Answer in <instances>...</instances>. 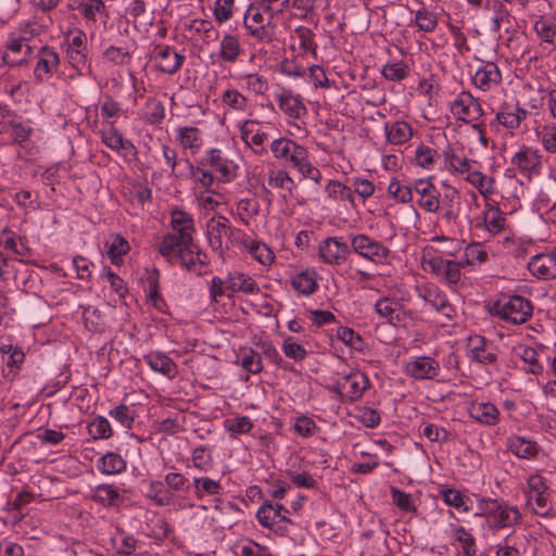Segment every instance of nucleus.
Here are the masks:
<instances>
[{
    "mask_svg": "<svg viewBox=\"0 0 556 556\" xmlns=\"http://www.w3.org/2000/svg\"><path fill=\"white\" fill-rule=\"evenodd\" d=\"M528 503L536 515L545 516L549 511L548 497L546 493H528Z\"/></svg>",
    "mask_w": 556,
    "mask_h": 556,
    "instance_id": "obj_61",
    "label": "nucleus"
},
{
    "mask_svg": "<svg viewBox=\"0 0 556 556\" xmlns=\"http://www.w3.org/2000/svg\"><path fill=\"white\" fill-rule=\"evenodd\" d=\"M501 72L494 63H486L483 67L479 68L472 77L473 84L482 89L488 90L493 85L501 81Z\"/></svg>",
    "mask_w": 556,
    "mask_h": 556,
    "instance_id": "obj_24",
    "label": "nucleus"
},
{
    "mask_svg": "<svg viewBox=\"0 0 556 556\" xmlns=\"http://www.w3.org/2000/svg\"><path fill=\"white\" fill-rule=\"evenodd\" d=\"M206 233L211 247L214 250H222L223 245L230 239L232 228L226 217L217 215L207 222Z\"/></svg>",
    "mask_w": 556,
    "mask_h": 556,
    "instance_id": "obj_8",
    "label": "nucleus"
},
{
    "mask_svg": "<svg viewBox=\"0 0 556 556\" xmlns=\"http://www.w3.org/2000/svg\"><path fill=\"white\" fill-rule=\"evenodd\" d=\"M59 54L49 47H42L38 52V62L34 71L37 81L42 83L58 68Z\"/></svg>",
    "mask_w": 556,
    "mask_h": 556,
    "instance_id": "obj_15",
    "label": "nucleus"
},
{
    "mask_svg": "<svg viewBox=\"0 0 556 556\" xmlns=\"http://www.w3.org/2000/svg\"><path fill=\"white\" fill-rule=\"evenodd\" d=\"M226 289H229L232 293L243 292L249 294H253L260 290L256 281L252 277L240 271L228 274Z\"/></svg>",
    "mask_w": 556,
    "mask_h": 556,
    "instance_id": "obj_22",
    "label": "nucleus"
},
{
    "mask_svg": "<svg viewBox=\"0 0 556 556\" xmlns=\"http://www.w3.org/2000/svg\"><path fill=\"white\" fill-rule=\"evenodd\" d=\"M184 60V55L168 46L159 47L154 55L155 68L166 74H175L181 67Z\"/></svg>",
    "mask_w": 556,
    "mask_h": 556,
    "instance_id": "obj_13",
    "label": "nucleus"
},
{
    "mask_svg": "<svg viewBox=\"0 0 556 556\" xmlns=\"http://www.w3.org/2000/svg\"><path fill=\"white\" fill-rule=\"evenodd\" d=\"M388 193L400 203H409L413 201V191L410 187L402 185L399 180L392 179L388 186Z\"/></svg>",
    "mask_w": 556,
    "mask_h": 556,
    "instance_id": "obj_51",
    "label": "nucleus"
},
{
    "mask_svg": "<svg viewBox=\"0 0 556 556\" xmlns=\"http://www.w3.org/2000/svg\"><path fill=\"white\" fill-rule=\"evenodd\" d=\"M409 72V67L404 62L386 64L382 68L384 78L391 81L403 80Z\"/></svg>",
    "mask_w": 556,
    "mask_h": 556,
    "instance_id": "obj_55",
    "label": "nucleus"
},
{
    "mask_svg": "<svg viewBox=\"0 0 556 556\" xmlns=\"http://www.w3.org/2000/svg\"><path fill=\"white\" fill-rule=\"evenodd\" d=\"M118 497V492L110 484L98 485L92 493V498L103 505H113Z\"/></svg>",
    "mask_w": 556,
    "mask_h": 556,
    "instance_id": "obj_52",
    "label": "nucleus"
},
{
    "mask_svg": "<svg viewBox=\"0 0 556 556\" xmlns=\"http://www.w3.org/2000/svg\"><path fill=\"white\" fill-rule=\"evenodd\" d=\"M192 465L200 470L207 471L212 467L210 452L203 446L194 448L192 453Z\"/></svg>",
    "mask_w": 556,
    "mask_h": 556,
    "instance_id": "obj_62",
    "label": "nucleus"
},
{
    "mask_svg": "<svg viewBox=\"0 0 556 556\" xmlns=\"http://www.w3.org/2000/svg\"><path fill=\"white\" fill-rule=\"evenodd\" d=\"M104 58L115 65H125L130 62L131 55L128 51L112 46L104 51Z\"/></svg>",
    "mask_w": 556,
    "mask_h": 556,
    "instance_id": "obj_64",
    "label": "nucleus"
},
{
    "mask_svg": "<svg viewBox=\"0 0 556 556\" xmlns=\"http://www.w3.org/2000/svg\"><path fill=\"white\" fill-rule=\"evenodd\" d=\"M191 244L190 242L182 243L181 236L176 233H168L163 237L161 242L159 243V252L169 261L177 260V257L184 252L185 249H188Z\"/></svg>",
    "mask_w": 556,
    "mask_h": 556,
    "instance_id": "obj_21",
    "label": "nucleus"
},
{
    "mask_svg": "<svg viewBox=\"0 0 556 556\" xmlns=\"http://www.w3.org/2000/svg\"><path fill=\"white\" fill-rule=\"evenodd\" d=\"M338 386L342 394L351 400H357L368 388V379L364 374L354 371L343 377Z\"/></svg>",
    "mask_w": 556,
    "mask_h": 556,
    "instance_id": "obj_18",
    "label": "nucleus"
},
{
    "mask_svg": "<svg viewBox=\"0 0 556 556\" xmlns=\"http://www.w3.org/2000/svg\"><path fill=\"white\" fill-rule=\"evenodd\" d=\"M285 507L280 504L273 505L271 503H264L257 510L256 517L260 523L266 528H271L278 521H289L282 515Z\"/></svg>",
    "mask_w": 556,
    "mask_h": 556,
    "instance_id": "obj_25",
    "label": "nucleus"
},
{
    "mask_svg": "<svg viewBox=\"0 0 556 556\" xmlns=\"http://www.w3.org/2000/svg\"><path fill=\"white\" fill-rule=\"evenodd\" d=\"M34 500V494L28 491L20 492L16 497L7 504V510L12 514V517L15 520H21L23 515L21 514V509L31 503Z\"/></svg>",
    "mask_w": 556,
    "mask_h": 556,
    "instance_id": "obj_49",
    "label": "nucleus"
},
{
    "mask_svg": "<svg viewBox=\"0 0 556 556\" xmlns=\"http://www.w3.org/2000/svg\"><path fill=\"white\" fill-rule=\"evenodd\" d=\"M424 298L434 309L441 312L445 316L450 315L452 309L451 305L448 304L446 296L437 287L427 289Z\"/></svg>",
    "mask_w": 556,
    "mask_h": 556,
    "instance_id": "obj_40",
    "label": "nucleus"
},
{
    "mask_svg": "<svg viewBox=\"0 0 556 556\" xmlns=\"http://www.w3.org/2000/svg\"><path fill=\"white\" fill-rule=\"evenodd\" d=\"M415 23L420 30L430 33L435 29L438 17L433 12L422 8L416 11Z\"/></svg>",
    "mask_w": 556,
    "mask_h": 556,
    "instance_id": "obj_50",
    "label": "nucleus"
},
{
    "mask_svg": "<svg viewBox=\"0 0 556 556\" xmlns=\"http://www.w3.org/2000/svg\"><path fill=\"white\" fill-rule=\"evenodd\" d=\"M241 52L240 42L232 35H225L220 42L219 56L225 62L233 63Z\"/></svg>",
    "mask_w": 556,
    "mask_h": 556,
    "instance_id": "obj_38",
    "label": "nucleus"
},
{
    "mask_svg": "<svg viewBox=\"0 0 556 556\" xmlns=\"http://www.w3.org/2000/svg\"><path fill=\"white\" fill-rule=\"evenodd\" d=\"M201 164L210 166L215 173L219 174L218 179L223 181L230 180L235 176L230 163L223 156L220 150H210Z\"/></svg>",
    "mask_w": 556,
    "mask_h": 556,
    "instance_id": "obj_19",
    "label": "nucleus"
},
{
    "mask_svg": "<svg viewBox=\"0 0 556 556\" xmlns=\"http://www.w3.org/2000/svg\"><path fill=\"white\" fill-rule=\"evenodd\" d=\"M238 213L241 220L248 224V219L260 213V202L255 199H242L238 203Z\"/></svg>",
    "mask_w": 556,
    "mask_h": 556,
    "instance_id": "obj_58",
    "label": "nucleus"
},
{
    "mask_svg": "<svg viewBox=\"0 0 556 556\" xmlns=\"http://www.w3.org/2000/svg\"><path fill=\"white\" fill-rule=\"evenodd\" d=\"M252 257L264 266H269L275 261V254L271 249L263 242L252 241L247 245Z\"/></svg>",
    "mask_w": 556,
    "mask_h": 556,
    "instance_id": "obj_39",
    "label": "nucleus"
},
{
    "mask_svg": "<svg viewBox=\"0 0 556 556\" xmlns=\"http://www.w3.org/2000/svg\"><path fill=\"white\" fill-rule=\"evenodd\" d=\"M534 29L538 36L543 40V42L541 43L542 50L546 54H551L555 50V28L553 27L552 24L547 23L546 21L540 20L535 22Z\"/></svg>",
    "mask_w": 556,
    "mask_h": 556,
    "instance_id": "obj_32",
    "label": "nucleus"
},
{
    "mask_svg": "<svg viewBox=\"0 0 556 556\" xmlns=\"http://www.w3.org/2000/svg\"><path fill=\"white\" fill-rule=\"evenodd\" d=\"M542 156L539 150L522 146L513 155L511 164L515 165L522 173L533 174L538 173L542 166Z\"/></svg>",
    "mask_w": 556,
    "mask_h": 556,
    "instance_id": "obj_12",
    "label": "nucleus"
},
{
    "mask_svg": "<svg viewBox=\"0 0 556 556\" xmlns=\"http://www.w3.org/2000/svg\"><path fill=\"white\" fill-rule=\"evenodd\" d=\"M291 285L301 294L309 295L316 288L317 282L313 273L302 271L292 278Z\"/></svg>",
    "mask_w": 556,
    "mask_h": 556,
    "instance_id": "obj_42",
    "label": "nucleus"
},
{
    "mask_svg": "<svg viewBox=\"0 0 556 556\" xmlns=\"http://www.w3.org/2000/svg\"><path fill=\"white\" fill-rule=\"evenodd\" d=\"M222 102L236 111H244L248 108V99L235 89L226 90L222 96Z\"/></svg>",
    "mask_w": 556,
    "mask_h": 556,
    "instance_id": "obj_56",
    "label": "nucleus"
},
{
    "mask_svg": "<svg viewBox=\"0 0 556 556\" xmlns=\"http://www.w3.org/2000/svg\"><path fill=\"white\" fill-rule=\"evenodd\" d=\"M268 186L273 189L280 190L282 195L287 197V194L291 193L294 181L283 169L271 170L268 175Z\"/></svg>",
    "mask_w": 556,
    "mask_h": 556,
    "instance_id": "obj_35",
    "label": "nucleus"
},
{
    "mask_svg": "<svg viewBox=\"0 0 556 556\" xmlns=\"http://www.w3.org/2000/svg\"><path fill=\"white\" fill-rule=\"evenodd\" d=\"M387 139L392 144H403L407 142L412 136V127L405 122H395L386 126Z\"/></svg>",
    "mask_w": 556,
    "mask_h": 556,
    "instance_id": "obj_29",
    "label": "nucleus"
},
{
    "mask_svg": "<svg viewBox=\"0 0 556 556\" xmlns=\"http://www.w3.org/2000/svg\"><path fill=\"white\" fill-rule=\"evenodd\" d=\"M506 224V218L498 207L486 205L483 212L482 225L492 235L501 232Z\"/></svg>",
    "mask_w": 556,
    "mask_h": 556,
    "instance_id": "obj_28",
    "label": "nucleus"
},
{
    "mask_svg": "<svg viewBox=\"0 0 556 556\" xmlns=\"http://www.w3.org/2000/svg\"><path fill=\"white\" fill-rule=\"evenodd\" d=\"M206 254L202 253L199 247L191 241V244L188 249H185L184 252L177 257L180 264L185 266L189 270H197L198 266H202L206 264Z\"/></svg>",
    "mask_w": 556,
    "mask_h": 556,
    "instance_id": "obj_27",
    "label": "nucleus"
},
{
    "mask_svg": "<svg viewBox=\"0 0 556 556\" xmlns=\"http://www.w3.org/2000/svg\"><path fill=\"white\" fill-rule=\"evenodd\" d=\"M521 515L516 507L509 506L504 503H500L496 513L489 522V527L492 529H502L511 527L519 522Z\"/></svg>",
    "mask_w": 556,
    "mask_h": 556,
    "instance_id": "obj_20",
    "label": "nucleus"
},
{
    "mask_svg": "<svg viewBox=\"0 0 556 556\" xmlns=\"http://www.w3.org/2000/svg\"><path fill=\"white\" fill-rule=\"evenodd\" d=\"M224 426L231 434H239L249 432L253 425L249 417L241 416L226 419Z\"/></svg>",
    "mask_w": 556,
    "mask_h": 556,
    "instance_id": "obj_57",
    "label": "nucleus"
},
{
    "mask_svg": "<svg viewBox=\"0 0 556 556\" xmlns=\"http://www.w3.org/2000/svg\"><path fill=\"white\" fill-rule=\"evenodd\" d=\"M31 52L33 48L28 43V38L24 35L9 40L2 59L10 66H18L28 62Z\"/></svg>",
    "mask_w": 556,
    "mask_h": 556,
    "instance_id": "obj_9",
    "label": "nucleus"
},
{
    "mask_svg": "<svg viewBox=\"0 0 556 556\" xmlns=\"http://www.w3.org/2000/svg\"><path fill=\"white\" fill-rule=\"evenodd\" d=\"M265 11L269 14L266 18L260 8L251 4L244 14V25L250 34L261 40L270 39L271 20L275 15L270 5H265Z\"/></svg>",
    "mask_w": 556,
    "mask_h": 556,
    "instance_id": "obj_4",
    "label": "nucleus"
},
{
    "mask_svg": "<svg viewBox=\"0 0 556 556\" xmlns=\"http://www.w3.org/2000/svg\"><path fill=\"white\" fill-rule=\"evenodd\" d=\"M507 446L514 455L526 459L535 457L539 451L538 444L535 442L517 435L508 439Z\"/></svg>",
    "mask_w": 556,
    "mask_h": 556,
    "instance_id": "obj_26",
    "label": "nucleus"
},
{
    "mask_svg": "<svg viewBox=\"0 0 556 556\" xmlns=\"http://www.w3.org/2000/svg\"><path fill=\"white\" fill-rule=\"evenodd\" d=\"M543 149L552 154H556V123L544 125L538 130Z\"/></svg>",
    "mask_w": 556,
    "mask_h": 556,
    "instance_id": "obj_48",
    "label": "nucleus"
},
{
    "mask_svg": "<svg viewBox=\"0 0 556 556\" xmlns=\"http://www.w3.org/2000/svg\"><path fill=\"white\" fill-rule=\"evenodd\" d=\"M444 160L453 173L468 176V173L471 172L470 161L466 156L456 154L452 149L444 151Z\"/></svg>",
    "mask_w": 556,
    "mask_h": 556,
    "instance_id": "obj_36",
    "label": "nucleus"
},
{
    "mask_svg": "<svg viewBox=\"0 0 556 556\" xmlns=\"http://www.w3.org/2000/svg\"><path fill=\"white\" fill-rule=\"evenodd\" d=\"M528 111L519 105L505 104L496 114L497 122L508 129H517L521 122L526 119Z\"/></svg>",
    "mask_w": 556,
    "mask_h": 556,
    "instance_id": "obj_23",
    "label": "nucleus"
},
{
    "mask_svg": "<svg viewBox=\"0 0 556 556\" xmlns=\"http://www.w3.org/2000/svg\"><path fill=\"white\" fill-rule=\"evenodd\" d=\"M466 180L478 188L479 192L486 198L495 191V180L492 177L483 175L479 170H471L466 176Z\"/></svg>",
    "mask_w": 556,
    "mask_h": 556,
    "instance_id": "obj_37",
    "label": "nucleus"
},
{
    "mask_svg": "<svg viewBox=\"0 0 556 556\" xmlns=\"http://www.w3.org/2000/svg\"><path fill=\"white\" fill-rule=\"evenodd\" d=\"M376 312L387 318L391 324L400 321V305L390 299H380L376 305Z\"/></svg>",
    "mask_w": 556,
    "mask_h": 556,
    "instance_id": "obj_44",
    "label": "nucleus"
},
{
    "mask_svg": "<svg viewBox=\"0 0 556 556\" xmlns=\"http://www.w3.org/2000/svg\"><path fill=\"white\" fill-rule=\"evenodd\" d=\"M470 414L475 419L485 425H494L498 419V410L491 403L473 404Z\"/></svg>",
    "mask_w": 556,
    "mask_h": 556,
    "instance_id": "obj_34",
    "label": "nucleus"
},
{
    "mask_svg": "<svg viewBox=\"0 0 556 556\" xmlns=\"http://www.w3.org/2000/svg\"><path fill=\"white\" fill-rule=\"evenodd\" d=\"M170 226L174 233L181 236L182 243L193 240L194 223L191 215L182 210L175 208L170 213Z\"/></svg>",
    "mask_w": 556,
    "mask_h": 556,
    "instance_id": "obj_17",
    "label": "nucleus"
},
{
    "mask_svg": "<svg viewBox=\"0 0 556 556\" xmlns=\"http://www.w3.org/2000/svg\"><path fill=\"white\" fill-rule=\"evenodd\" d=\"M486 8L493 12L491 26L493 31H498L503 24L509 22V12L503 2L498 0H488Z\"/></svg>",
    "mask_w": 556,
    "mask_h": 556,
    "instance_id": "obj_41",
    "label": "nucleus"
},
{
    "mask_svg": "<svg viewBox=\"0 0 556 556\" xmlns=\"http://www.w3.org/2000/svg\"><path fill=\"white\" fill-rule=\"evenodd\" d=\"M464 202L471 206L477 204V195L475 192L468 194V199H463L460 193L455 188H448L442 201L443 215L442 220L450 233H455L460 227V216L463 213Z\"/></svg>",
    "mask_w": 556,
    "mask_h": 556,
    "instance_id": "obj_2",
    "label": "nucleus"
},
{
    "mask_svg": "<svg viewBox=\"0 0 556 556\" xmlns=\"http://www.w3.org/2000/svg\"><path fill=\"white\" fill-rule=\"evenodd\" d=\"M195 494L202 497L204 494L215 495L218 494L222 486L218 481L210 478H197L194 479Z\"/></svg>",
    "mask_w": 556,
    "mask_h": 556,
    "instance_id": "obj_59",
    "label": "nucleus"
},
{
    "mask_svg": "<svg viewBox=\"0 0 556 556\" xmlns=\"http://www.w3.org/2000/svg\"><path fill=\"white\" fill-rule=\"evenodd\" d=\"M451 111L458 119L470 123L476 122L482 115L478 101L469 93H459L451 103Z\"/></svg>",
    "mask_w": 556,
    "mask_h": 556,
    "instance_id": "obj_6",
    "label": "nucleus"
},
{
    "mask_svg": "<svg viewBox=\"0 0 556 556\" xmlns=\"http://www.w3.org/2000/svg\"><path fill=\"white\" fill-rule=\"evenodd\" d=\"M146 362L154 371L161 372L168 378H173L176 375V366L166 355L150 354L146 356Z\"/></svg>",
    "mask_w": 556,
    "mask_h": 556,
    "instance_id": "obj_33",
    "label": "nucleus"
},
{
    "mask_svg": "<svg viewBox=\"0 0 556 556\" xmlns=\"http://www.w3.org/2000/svg\"><path fill=\"white\" fill-rule=\"evenodd\" d=\"M102 142L114 151H131L134 146L130 141L124 140L122 134H119L112 125L108 129H103L101 132Z\"/></svg>",
    "mask_w": 556,
    "mask_h": 556,
    "instance_id": "obj_30",
    "label": "nucleus"
},
{
    "mask_svg": "<svg viewBox=\"0 0 556 556\" xmlns=\"http://www.w3.org/2000/svg\"><path fill=\"white\" fill-rule=\"evenodd\" d=\"M88 432L93 439H108L112 435V428L104 417H97L88 425Z\"/></svg>",
    "mask_w": 556,
    "mask_h": 556,
    "instance_id": "obj_53",
    "label": "nucleus"
},
{
    "mask_svg": "<svg viewBox=\"0 0 556 556\" xmlns=\"http://www.w3.org/2000/svg\"><path fill=\"white\" fill-rule=\"evenodd\" d=\"M351 247L355 253L374 264H386L391 251L380 241L367 235H355L351 238Z\"/></svg>",
    "mask_w": 556,
    "mask_h": 556,
    "instance_id": "obj_3",
    "label": "nucleus"
},
{
    "mask_svg": "<svg viewBox=\"0 0 556 556\" xmlns=\"http://www.w3.org/2000/svg\"><path fill=\"white\" fill-rule=\"evenodd\" d=\"M184 36L193 41H214L217 38V30L212 22L201 18L191 20L182 24Z\"/></svg>",
    "mask_w": 556,
    "mask_h": 556,
    "instance_id": "obj_11",
    "label": "nucleus"
},
{
    "mask_svg": "<svg viewBox=\"0 0 556 556\" xmlns=\"http://www.w3.org/2000/svg\"><path fill=\"white\" fill-rule=\"evenodd\" d=\"M318 252L324 262L331 265H340L346 261L350 249L345 242L333 237L320 242Z\"/></svg>",
    "mask_w": 556,
    "mask_h": 556,
    "instance_id": "obj_7",
    "label": "nucleus"
},
{
    "mask_svg": "<svg viewBox=\"0 0 556 556\" xmlns=\"http://www.w3.org/2000/svg\"><path fill=\"white\" fill-rule=\"evenodd\" d=\"M126 467L124 458L115 453H108L100 459V469L106 475H114L123 471Z\"/></svg>",
    "mask_w": 556,
    "mask_h": 556,
    "instance_id": "obj_46",
    "label": "nucleus"
},
{
    "mask_svg": "<svg viewBox=\"0 0 556 556\" xmlns=\"http://www.w3.org/2000/svg\"><path fill=\"white\" fill-rule=\"evenodd\" d=\"M293 167L298 168L304 178H309L317 184L321 180V173L308 160L307 150L304 152L299 163H295Z\"/></svg>",
    "mask_w": 556,
    "mask_h": 556,
    "instance_id": "obj_54",
    "label": "nucleus"
},
{
    "mask_svg": "<svg viewBox=\"0 0 556 556\" xmlns=\"http://www.w3.org/2000/svg\"><path fill=\"white\" fill-rule=\"evenodd\" d=\"M529 270L540 279L556 278V249L553 253L533 256L528 264Z\"/></svg>",
    "mask_w": 556,
    "mask_h": 556,
    "instance_id": "obj_14",
    "label": "nucleus"
},
{
    "mask_svg": "<svg viewBox=\"0 0 556 556\" xmlns=\"http://www.w3.org/2000/svg\"><path fill=\"white\" fill-rule=\"evenodd\" d=\"M422 434L431 442H446L450 439L448 432L433 424H426L422 427Z\"/></svg>",
    "mask_w": 556,
    "mask_h": 556,
    "instance_id": "obj_63",
    "label": "nucleus"
},
{
    "mask_svg": "<svg viewBox=\"0 0 556 556\" xmlns=\"http://www.w3.org/2000/svg\"><path fill=\"white\" fill-rule=\"evenodd\" d=\"M470 355L473 359L480 363H492L494 355L485 351V341L482 337H475L469 339Z\"/></svg>",
    "mask_w": 556,
    "mask_h": 556,
    "instance_id": "obj_47",
    "label": "nucleus"
},
{
    "mask_svg": "<svg viewBox=\"0 0 556 556\" xmlns=\"http://www.w3.org/2000/svg\"><path fill=\"white\" fill-rule=\"evenodd\" d=\"M278 105L290 117L299 118L306 113V108L301 100L290 93L280 94Z\"/></svg>",
    "mask_w": 556,
    "mask_h": 556,
    "instance_id": "obj_31",
    "label": "nucleus"
},
{
    "mask_svg": "<svg viewBox=\"0 0 556 556\" xmlns=\"http://www.w3.org/2000/svg\"><path fill=\"white\" fill-rule=\"evenodd\" d=\"M541 201L545 202L546 205L552 203V206L548 210V216L556 224V179H552L545 185V191L541 194Z\"/></svg>",
    "mask_w": 556,
    "mask_h": 556,
    "instance_id": "obj_60",
    "label": "nucleus"
},
{
    "mask_svg": "<svg viewBox=\"0 0 556 556\" xmlns=\"http://www.w3.org/2000/svg\"><path fill=\"white\" fill-rule=\"evenodd\" d=\"M130 247L128 241L119 235L113 237L112 242L109 244L108 256L112 264L119 265L122 257L128 253Z\"/></svg>",
    "mask_w": 556,
    "mask_h": 556,
    "instance_id": "obj_43",
    "label": "nucleus"
},
{
    "mask_svg": "<svg viewBox=\"0 0 556 556\" xmlns=\"http://www.w3.org/2000/svg\"><path fill=\"white\" fill-rule=\"evenodd\" d=\"M178 139L185 149L198 150L202 146L200 130L195 127L179 128Z\"/></svg>",
    "mask_w": 556,
    "mask_h": 556,
    "instance_id": "obj_45",
    "label": "nucleus"
},
{
    "mask_svg": "<svg viewBox=\"0 0 556 556\" xmlns=\"http://www.w3.org/2000/svg\"><path fill=\"white\" fill-rule=\"evenodd\" d=\"M439 370V363L428 356L416 357L406 364V371L416 379H433Z\"/></svg>",
    "mask_w": 556,
    "mask_h": 556,
    "instance_id": "obj_16",
    "label": "nucleus"
},
{
    "mask_svg": "<svg viewBox=\"0 0 556 556\" xmlns=\"http://www.w3.org/2000/svg\"><path fill=\"white\" fill-rule=\"evenodd\" d=\"M274 156L282 162L290 163L294 166L302 159L306 149L291 139L278 138L270 144Z\"/></svg>",
    "mask_w": 556,
    "mask_h": 556,
    "instance_id": "obj_10",
    "label": "nucleus"
},
{
    "mask_svg": "<svg viewBox=\"0 0 556 556\" xmlns=\"http://www.w3.org/2000/svg\"><path fill=\"white\" fill-rule=\"evenodd\" d=\"M531 302L520 295L503 296L490 306V313L511 325H521L532 316Z\"/></svg>",
    "mask_w": 556,
    "mask_h": 556,
    "instance_id": "obj_1",
    "label": "nucleus"
},
{
    "mask_svg": "<svg viewBox=\"0 0 556 556\" xmlns=\"http://www.w3.org/2000/svg\"><path fill=\"white\" fill-rule=\"evenodd\" d=\"M422 267L450 285H455L460 279V264L455 261L444 260L441 256L424 257Z\"/></svg>",
    "mask_w": 556,
    "mask_h": 556,
    "instance_id": "obj_5",
    "label": "nucleus"
}]
</instances>
